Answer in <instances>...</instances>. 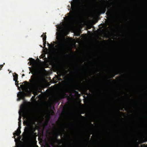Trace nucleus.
I'll list each match as a JSON object with an SVG mask.
<instances>
[{"instance_id": "29", "label": "nucleus", "mask_w": 147, "mask_h": 147, "mask_svg": "<svg viewBox=\"0 0 147 147\" xmlns=\"http://www.w3.org/2000/svg\"><path fill=\"white\" fill-rule=\"evenodd\" d=\"M74 33H75V32H74Z\"/></svg>"}, {"instance_id": "2", "label": "nucleus", "mask_w": 147, "mask_h": 147, "mask_svg": "<svg viewBox=\"0 0 147 147\" xmlns=\"http://www.w3.org/2000/svg\"><path fill=\"white\" fill-rule=\"evenodd\" d=\"M70 4L67 6L70 12L68 13V16L64 18V20L67 22L71 23V28H74V0L71 1Z\"/></svg>"}, {"instance_id": "7", "label": "nucleus", "mask_w": 147, "mask_h": 147, "mask_svg": "<svg viewBox=\"0 0 147 147\" xmlns=\"http://www.w3.org/2000/svg\"><path fill=\"white\" fill-rule=\"evenodd\" d=\"M27 95V94L25 92H21L19 94H18L17 96L18 97V100H20L21 99H24L25 96Z\"/></svg>"}, {"instance_id": "1", "label": "nucleus", "mask_w": 147, "mask_h": 147, "mask_svg": "<svg viewBox=\"0 0 147 147\" xmlns=\"http://www.w3.org/2000/svg\"><path fill=\"white\" fill-rule=\"evenodd\" d=\"M57 44L61 55L63 57L67 55L70 47V41L65 36H60L57 37Z\"/></svg>"}, {"instance_id": "16", "label": "nucleus", "mask_w": 147, "mask_h": 147, "mask_svg": "<svg viewBox=\"0 0 147 147\" xmlns=\"http://www.w3.org/2000/svg\"><path fill=\"white\" fill-rule=\"evenodd\" d=\"M24 83L25 84H28V82L26 81L24 82Z\"/></svg>"}, {"instance_id": "18", "label": "nucleus", "mask_w": 147, "mask_h": 147, "mask_svg": "<svg viewBox=\"0 0 147 147\" xmlns=\"http://www.w3.org/2000/svg\"><path fill=\"white\" fill-rule=\"evenodd\" d=\"M21 116H19V119H18L19 120L21 121Z\"/></svg>"}, {"instance_id": "21", "label": "nucleus", "mask_w": 147, "mask_h": 147, "mask_svg": "<svg viewBox=\"0 0 147 147\" xmlns=\"http://www.w3.org/2000/svg\"><path fill=\"white\" fill-rule=\"evenodd\" d=\"M74 46L75 45V40H74Z\"/></svg>"}, {"instance_id": "12", "label": "nucleus", "mask_w": 147, "mask_h": 147, "mask_svg": "<svg viewBox=\"0 0 147 147\" xmlns=\"http://www.w3.org/2000/svg\"><path fill=\"white\" fill-rule=\"evenodd\" d=\"M52 142H51V144L52 146H53L55 143V140L53 139L52 140Z\"/></svg>"}, {"instance_id": "27", "label": "nucleus", "mask_w": 147, "mask_h": 147, "mask_svg": "<svg viewBox=\"0 0 147 147\" xmlns=\"http://www.w3.org/2000/svg\"><path fill=\"white\" fill-rule=\"evenodd\" d=\"M74 23L75 22V21L74 20Z\"/></svg>"}, {"instance_id": "25", "label": "nucleus", "mask_w": 147, "mask_h": 147, "mask_svg": "<svg viewBox=\"0 0 147 147\" xmlns=\"http://www.w3.org/2000/svg\"><path fill=\"white\" fill-rule=\"evenodd\" d=\"M52 46V47H53L54 46V45H53Z\"/></svg>"}, {"instance_id": "31", "label": "nucleus", "mask_w": 147, "mask_h": 147, "mask_svg": "<svg viewBox=\"0 0 147 147\" xmlns=\"http://www.w3.org/2000/svg\"><path fill=\"white\" fill-rule=\"evenodd\" d=\"M74 109H75V108H74Z\"/></svg>"}, {"instance_id": "30", "label": "nucleus", "mask_w": 147, "mask_h": 147, "mask_svg": "<svg viewBox=\"0 0 147 147\" xmlns=\"http://www.w3.org/2000/svg\"><path fill=\"white\" fill-rule=\"evenodd\" d=\"M74 83L75 82H74Z\"/></svg>"}, {"instance_id": "20", "label": "nucleus", "mask_w": 147, "mask_h": 147, "mask_svg": "<svg viewBox=\"0 0 147 147\" xmlns=\"http://www.w3.org/2000/svg\"><path fill=\"white\" fill-rule=\"evenodd\" d=\"M25 75L24 74H23L22 75V76H24Z\"/></svg>"}, {"instance_id": "26", "label": "nucleus", "mask_w": 147, "mask_h": 147, "mask_svg": "<svg viewBox=\"0 0 147 147\" xmlns=\"http://www.w3.org/2000/svg\"><path fill=\"white\" fill-rule=\"evenodd\" d=\"M41 47H42V46H41Z\"/></svg>"}, {"instance_id": "19", "label": "nucleus", "mask_w": 147, "mask_h": 147, "mask_svg": "<svg viewBox=\"0 0 147 147\" xmlns=\"http://www.w3.org/2000/svg\"><path fill=\"white\" fill-rule=\"evenodd\" d=\"M47 44L48 46L49 47H50L51 45V44H49L48 43H47Z\"/></svg>"}, {"instance_id": "22", "label": "nucleus", "mask_w": 147, "mask_h": 147, "mask_svg": "<svg viewBox=\"0 0 147 147\" xmlns=\"http://www.w3.org/2000/svg\"><path fill=\"white\" fill-rule=\"evenodd\" d=\"M27 91H29L28 89H27Z\"/></svg>"}, {"instance_id": "24", "label": "nucleus", "mask_w": 147, "mask_h": 147, "mask_svg": "<svg viewBox=\"0 0 147 147\" xmlns=\"http://www.w3.org/2000/svg\"><path fill=\"white\" fill-rule=\"evenodd\" d=\"M36 93V95L38 94H37V93Z\"/></svg>"}, {"instance_id": "10", "label": "nucleus", "mask_w": 147, "mask_h": 147, "mask_svg": "<svg viewBox=\"0 0 147 147\" xmlns=\"http://www.w3.org/2000/svg\"><path fill=\"white\" fill-rule=\"evenodd\" d=\"M30 62H28V63L30 62V64L31 65H33L34 64L35 62V61L34 59L32 58H30Z\"/></svg>"}, {"instance_id": "13", "label": "nucleus", "mask_w": 147, "mask_h": 147, "mask_svg": "<svg viewBox=\"0 0 147 147\" xmlns=\"http://www.w3.org/2000/svg\"><path fill=\"white\" fill-rule=\"evenodd\" d=\"M57 77H55L53 79V80H54V82H55V83H56V80H57Z\"/></svg>"}, {"instance_id": "9", "label": "nucleus", "mask_w": 147, "mask_h": 147, "mask_svg": "<svg viewBox=\"0 0 147 147\" xmlns=\"http://www.w3.org/2000/svg\"><path fill=\"white\" fill-rule=\"evenodd\" d=\"M18 75L16 74L14 75H13V80L15 81V84L16 85H18L17 83L18 82Z\"/></svg>"}, {"instance_id": "6", "label": "nucleus", "mask_w": 147, "mask_h": 147, "mask_svg": "<svg viewBox=\"0 0 147 147\" xmlns=\"http://www.w3.org/2000/svg\"><path fill=\"white\" fill-rule=\"evenodd\" d=\"M56 140H58L59 142H60L61 141V140H58L57 138L58 136L60 135H61V137L63 136L61 131V129L59 128L58 129V131L57 132L55 133L54 134Z\"/></svg>"}, {"instance_id": "14", "label": "nucleus", "mask_w": 147, "mask_h": 147, "mask_svg": "<svg viewBox=\"0 0 147 147\" xmlns=\"http://www.w3.org/2000/svg\"><path fill=\"white\" fill-rule=\"evenodd\" d=\"M46 41H43V45L45 47L46 46Z\"/></svg>"}, {"instance_id": "8", "label": "nucleus", "mask_w": 147, "mask_h": 147, "mask_svg": "<svg viewBox=\"0 0 147 147\" xmlns=\"http://www.w3.org/2000/svg\"><path fill=\"white\" fill-rule=\"evenodd\" d=\"M19 121L18 122V125L19 126L17 130L13 134V135L15 136V135L17 136H19L20 134L21 133V131L20 130V125L21 124V121L19 120Z\"/></svg>"}, {"instance_id": "3", "label": "nucleus", "mask_w": 147, "mask_h": 147, "mask_svg": "<svg viewBox=\"0 0 147 147\" xmlns=\"http://www.w3.org/2000/svg\"><path fill=\"white\" fill-rule=\"evenodd\" d=\"M23 123L24 124H26L27 126L25 128V131L27 132H30L32 134H36L34 133L36 129L34 126V125L35 124L34 122L32 121H24Z\"/></svg>"}, {"instance_id": "17", "label": "nucleus", "mask_w": 147, "mask_h": 147, "mask_svg": "<svg viewBox=\"0 0 147 147\" xmlns=\"http://www.w3.org/2000/svg\"><path fill=\"white\" fill-rule=\"evenodd\" d=\"M0 68H1H1L3 67V65H0Z\"/></svg>"}, {"instance_id": "28", "label": "nucleus", "mask_w": 147, "mask_h": 147, "mask_svg": "<svg viewBox=\"0 0 147 147\" xmlns=\"http://www.w3.org/2000/svg\"><path fill=\"white\" fill-rule=\"evenodd\" d=\"M74 104L75 103V102H74Z\"/></svg>"}, {"instance_id": "23", "label": "nucleus", "mask_w": 147, "mask_h": 147, "mask_svg": "<svg viewBox=\"0 0 147 147\" xmlns=\"http://www.w3.org/2000/svg\"><path fill=\"white\" fill-rule=\"evenodd\" d=\"M75 52L74 51V55H75ZM74 66H75L74 65Z\"/></svg>"}, {"instance_id": "5", "label": "nucleus", "mask_w": 147, "mask_h": 147, "mask_svg": "<svg viewBox=\"0 0 147 147\" xmlns=\"http://www.w3.org/2000/svg\"><path fill=\"white\" fill-rule=\"evenodd\" d=\"M71 87L72 93H74V52L72 53Z\"/></svg>"}, {"instance_id": "4", "label": "nucleus", "mask_w": 147, "mask_h": 147, "mask_svg": "<svg viewBox=\"0 0 147 147\" xmlns=\"http://www.w3.org/2000/svg\"><path fill=\"white\" fill-rule=\"evenodd\" d=\"M37 74L36 73L35 75H32L31 79L29 80L32 86L35 88L39 87L41 84V80L36 76Z\"/></svg>"}, {"instance_id": "15", "label": "nucleus", "mask_w": 147, "mask_h": 147, "mask_svg": "<svg viewBox=\"0 0 147 147\" xmlns=\"http://www.w3.org/2000/svg\"><path fill=\"white\" fill-rule=\"evenodd\" d=\"M71 45H72V47H74V40H72Z\"/></svg>"}, {"instance_id": "11", "label": "nucleus", "mask_w": 147, "mask_h": 147, "mask_svg": "<svg viewBox=\"0 0 147 147\" xmlns=\"http://www.w3.org/2000/svg\"><path fill=\"white\" fill-rule=\"evenodd\" d=\"M41 37H43L42 39L43 41H46V40L47 36L45 34L44 35H43V34L42 35H41Z\"/></svg>"}]
</instances>
